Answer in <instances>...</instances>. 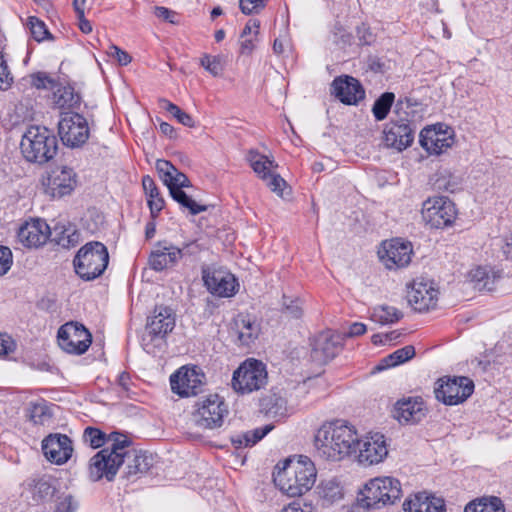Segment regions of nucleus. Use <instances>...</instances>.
Returning <instances> with one entry per match:
<instances>
[{"instance_id": "obj_1", "label": "nucleus", "mask_w": 512, "mask_h": 512, "mask_svg": "<svg viewBox=\"0 0 512 512\" xmlns=\"http://www.w3.org/2000/svg\"><path fill=\"white\" fill-rule=\"evenodd\" d=\"M357 431L345 420L324 423L315 435V447L320 457L340 461L356 452Z\"/></svg>"}, {"instance_id": "obj_2", "label": "nucleus", "mask_w": 512, "mask_h": 512, "mask_svg": "<svg viewBox=\"0 0 512 512\" xmlns=\"http://www.w3.org/2000/svg\"><path fill=\"white\" fill-rule=\"evenodd\" d=\"M20 149L28 162L44 164L57 154L58 142L47 127L31 125L22 136Z\"/></svg>"}, {"instance_id": "obj_3", "label": "nucleus", "mask_w": 512, "mask_h": 512, "mask_svg": "<svg viewBox=\"0 0 512 512\" xmlns=\"http://www.w3.org/2000/svg\"><path fill=\"white\" fill-rule=\"evenodd\" d=\"M108 263V249L99 241H91L83 245L73 259L76 274L85 281L100 277Z\"/></svg>"}, {"instance_id": "obj_4", "label": "nucleus", "mask_w": 512, "mask_h": 512, "mask_svg": "<svg viewBox=\"0 0 512 512\" xmlns=\"http://www.w3.org/2000/svg\"><path fill=\"white\" fill-rule=\"evenodd\" d=\"M191 423L202 429H216L222 426L228 414L224 400L217 394L209 395L196 403Z\"/></svg>"}, {"instance_id": "obj_5", "label": "nucleus", "mask_w": 512, "mask_h": 512, "mask_svg": "<svg viewBox=\"0 0 512 512\" xmlns=\"http://www.w3.org/2000/svg\"><path fill=\"white\" fill-rule=\"evenodd\" d=\"M401 482H366L357 497V505L365 508H379L391 504L402 495Z\"/></svg>"}, {"instance_id": "obj_6", "label": "nucleus", "mask_w": 512, "mask_h": 512, "mask_svg": "<svg viewBox=\"0 0 512 512\" xmlns=\"http://www.w3.org/2000/svg\"><path fill=\"white\" fill-rule=\"evenodd\" d=\"M267 383L265 365L255 359L243 362L233 373L232 387L241 394L260 390Z\"/></svg>"}, {"instance_id": "obj_7", "label": "nucleus", "mask_w": 512, "mask_h": 512, "mask_svg": "<svg viewBox=\"0 0 512 512\" xmlns=\"http://www.w3.org/2000/svg\"><path fill=\"white\" fill-rule=\"evenodd\" d=\"M422 219L432 229L451 226L457 215L455 204L447 197L434 196L422 204Z\"/></svg>"}, {"instance_id": "obj_8", "label": "nucleus", "mask_w": 512, "mask_h": 512, "mask_svg": "<svg viewBox=\"0 0 512 512\" xmlns=\"http://www.w3.org/2000/svg\"><path fill=\"white\" fill-rule=\"evenodd\" d=\"M62 143L70 148L82 147L90 136L87 119L79 113H65L58 123Z\"/></svg>"}, {"instance_id": "obj_9", "label": "nucleus", "mask_w": 512, "mask_h": 512, "mask_svg": "<svg viewBox=\"0 0 512 512\" xmlns=\"http://www.w3.org/2000/svg\"><path fill=\"white\" fill-rule=\"evenodd\" d=\"M272 476L273 480H315L317 469L308 456L291 455L275 465Z\"/></svg>"}, {"instance_id": "obj_10", "label": "nucleus", "mask_w": 512, "mask_h": 512, "mask_svg": "<svg viewBox=\"0 0 512 512\" xmlns=\"http://www.w3.org/2000/svg\"><path fill=\"white\" fill-rule=\"evenodd\" d=\"M57 338L62 350L75 355L84 354L92 342L91 333L78 322L62 325L58 330Z\"/></svg>"}, {"instance_id": "obj_11", "label": "nucleus", "mask_w": 512, "mask_h": 512, "mask_svg": "<svg viewBox=\"0 0 512 512\" xmlns=\"http://www.w3.org/2000/svg\"><path fill=\"white\" fill-rule=\"evenodd\" d=\"M474 391L473 381L465 376L440 379L435 388L436 399L446 405L464 402Z\"/></svg>"}, {"instance_id": "obj_12", "label": "nucleus", "mask_w": 512, "mask_h": 512, "mask_svg": "<svg viewBox=\"0 0 512 512\" xmlns=\"http://www.w3.org/2000/svg\"><path fill=\"white\" fill-rule=\"evenodd\" d=\"M44 191L51 198H62L77 186V175L67 166L55 167L42 178Z\"/></svg>"}, {"instance_id": "obj_13", "label": "nucleus", "mask_w": 512, "mask_h": 512, "mask_svg": "<svg viewBox=\"0 0 512 512\" xmlns=\"http://www.w3.org/2000/svg\"><path fill=\"white\" fill-rule=\"evenodd\" d=\"M439 290L429 279L417 278L409 286L407 298L410 306L418 312L434 309L438 302Z\"/></svg>"}, {"instance_id": "obj_14", "label": "nucleus", "mask_w": 512, "mask_h": 512, "mask_svg": "<svg viewBox=\"0 0 512 512\" xmlns=\"http://www.w3.org/2000/svg\"><path fill=\"white\" fill-rule=\"evenodd\" d=\"M412 253V244L399 238L383 241L378 249L379 259L388 269L407 266L411 261Z\"/></svg>"}, {"instance_id": "obj_15", "label": "nucleus", "mask_w": 512, "mask_h": 512, "mask_svg": "<svg viewBox=\"0 0 512 512\" xmlns=\"http://www.w3.org/2000/svg\"><path fill=\"white\" fill-rule=\"evenodd\" d=\"M204 379V374L197 367L183 366L170 376V385L174 393L190 397L202 391Z\"/></svg>"}, {"instance_id": "obj_16", "label": "nucleus", "mask_w": 512, "mask_h": 512, "mask_svg": "<svg viewBox=\"0 0 512 512\" xmlns=\"http://www.w3.org/2000/svg\"><path fill=\"white\" fill-rule=\"evenodd\" d=\"M383 134L385 145L401 152L412 145L415 131L408 119H391L385 125Z\"/></svg>"}, {"instance_id": "obj_17", "label": "nucleus", "mask_w": 512, "mask_h": 512, "mask_svg": "<svg viewBox=\"0 0 512 512\" xmlns=\"http://www.w3.org/2000/svg\"><path fill=\"white\" fill-rule=\"evenodd\" d=\"M442 124L425 128L420 133V144L429 153L439 155L450 148L454 142L453 131Z\"/></svg>"}, {"instance_id": "obj_18", "label": "nucleus", "mask_w": 512, "mask_h": 512, "mask_svg": "<svg viewBox=\"0 0 512 512\" xmlns=\"http://www.w3.org/2000/svg\"><path fill=\"white\" fill-rule=\"evenodd\" d=\"M123 464L122 458L103 448L89 460L88 470L90 476L96 480H113Z\"/></svg>"}, {"instance_id": "obj_19", "label": "nucleus", "mask_w": 512, "mask_h": 512, "mask_svg": "<svg viewBox=\"0 0 512 512\" xmlns=\"http://www.w3.org/2000/svg\"><path fill=\"white\" fill-rule=\"evenodd\" d=\"M208 291L219 297H232L237 291V280L233 274L221 269H206L202 275Z\"/></svg>"}, {"instance_id": "obj_20", "label": "nucleus", "mask_w": 512, "mask_h": 512, "mask_svg": "<svg viewBox=\"0 0 512 512\" xmlns=\"http://www.w3.org/2000/svg\"><path fill=\"white\" fill-rule=\"evenodd\" d=\"M357 449L358 461L364 465L378 464L388 455L385 437L378 433L358 439Z\"/></svg>"}, {"instance_id": "obj_21", "label": "nucleus", "mask_w": 512, "mask_h": 512, "mask_svg": "<svg viewBox=\"0 0 512 512\" xmlns=\"http://www.w3.org/2000/svg\"><path fill=\"white\" fill-rule=\"evenodd\" d=\"M340 350L339 337L331 331H324L313 339L310 358L316 365L321 366L331 361Z\"/></svg>"}, {"instance_id": "obj_22", "label": "nucleus", "mask_w": 512, "mask_h": 512, "mask_svg": "<svg viewBox=\"0 0 512 512\" xmlns=\"http://www.w3.org/2000/svg\"><path fill=\"white\" fill-rule=\"evenodd\" d=\"M331 94L346 105H356L365 98V90L359 80L348 75L338 76L333 80Z\"/></svg>"}, {"instance_id": "obj_23", "label": "nucleus", "mask_w": 512, "mask_h": 512, "mask_svg": "<svg viewBox=\"0 0 512 512\" xmlns=\"http://www.w3.org/2000/svg\"><path fill=\"white\" fill-rule=\"evenodd\" d=\"M42 450L48 461L61 465L72 456V441L64 434H50L42 441Z\"/></svg>"}, {"instance_id": "obj_24", "label": "nucleus", "mask_w": 512, "mask_h": 512, "mask_svg": "<svg viewBox=\"0 0 512 512\" xmlns=\"http://www.w3.org/2000/svg\"><path fill=\"white\" fill-rule=\"evenodd\" d=\"M426 413L427 408L421 397H407L395 403L393 417L401 424H416L425 418Z\"/></svg>"}, {"instance_id": "obj_25", "label": "nucleus", "mask_w": 512, "mask_h": 512, "mask_svg": "<svg viewBox=\"0 0 512 512\" xmlns=\"http://www.w3.org/2000/svg\"><path fill=\"white\" fill-rule=\"evenodd\" d=\"M175 327V314L166 306H159L154 309L152 316L147 320L146 331L151 340L154 338L164 339Z\"/></svg>"}, {"instance_id": "obj_26", "label": "nucleus", "mask_w": 512, "mask_h": 512, "mask_svg": "<svg viewBox=\"0 0 512 512\" xmlns=\"http://www.w3.org/2000/svg\"><path fill=\"white\" fill-rule=\"evenodd\" d=\"M181 260V252L170 242L160 241L149 256V265L155 271H163L172 268Z\"/></svg>"}, {"instance_id": "obj_27", "label": "nucleus", "mask_w": 512, "mask_h": 512, "mask_svg": "<svg viewBox=\"0 0 512 512\" xmlns=\"http://www.w3.org/2000/svg\"><path fill=\"white\" fill-rule=\"evenodd\" d=\"M50 235V227L40 219L25 222L18 231L19 241L27 247L37 248L44 245Z\"/></svg>"}, {"instance_id": "obj_28", "label": "nucleus", "mask_w": 512, "mask_h": 512, "mask_svg": "<svg viewBox=\"0 0 512 512\" xmlns=\"http://www.w3.org/2000/svg\"><path fill=\"white\" fill-rule=\"evenodd\" d=\"M124 476L136 477L138 479L148 476V472L154 465V458L142 450H131L125 456Z\"/></svg>"}, {"instance_id": "obj_29", "label": "nucleus", "mask_w": 512, "mask_h": 512, "mask_svg": "<svg viewBox=\"0 0 512 512\" xmlns=\"http://www.w3.org/2000/svg\"><path fill=\"white\" fill-rule=\"evenodd\" d=\"M403 507L405 512H446L444 500L426 491L415 494Z\"/></svg>"}, {"instance_id": "obj_30", "label": "nucleus", "mask_w": 512, "mask_h": 512, "mask_svg": "<svg viewBox=\"0 0 512 512\" xmlns=\"http://www.w3.org/2000/svg\"><path fill=\"white\" fill-rule=\"evenodd\" d=\"M155 168L159 178L169 191H171V188L182 190V188L191 186L188 177L180 172L170 161L158 159Z\"/></svg>"}, {"instance_id": "obj_31", "label": "nucleus", "mask_w": 512, "mask_h": 512, "mask_svg": "<svg viewBox=\"0 0 512 512\" xmlns=\"http://www.w3.org/2000/svg\"><path fill=\"white\" fill-rule=\"evenodd\" d=\"M232 330L237 335L239 343L248 346L258 338L260 325L250 315L238 314L233 320Z\"/></svg>"}, {"instance_id": "obj_32", "label": "nucleus", "mask_w": 512, "mask_h": 512, "mask_svg": "<svg viewBox=\"0 0 512 512\" xmlns=\"http://www.w3.org/2000/svg\"><path fill=\"white\" fill-rule=\"evenodd\" d=\"M51 100L59 109H75L80 106L81 96L70 84L57 82V87L52 90Z\"/></svg>"}, {"instance_id": "obj_33", "label": "nucleus", "mask_w": 512, "mask_h": 512, "mask_svg": "<svg viewBox=\"0 0 512 512\" xmlns=\"http://www.w3.org/2000/svg\"><path fill=\"white\" fill-rule=\"evenodd\" d=\"M142 186L146 196L148 197L147 203L150 209L151 217L155 219L164 208L165 201L161 196L154 180L149 175H145L142 178Z\"/></svg>"}, {"instance_id": "obj_34", "label": "nucleus", "mask_w": 512, "mask_h": 512, "mask_svg": "<svg viewBox=\"0 0 512 512\" xmlns=\"http://www.w3.org/2000/svg\"><path fill=\"white\" fill-rule=\"evenodd\" d=\"M253 171L262 179L268 180V176L277 168L274 160L269 159L267 156L260 154L258 151L250 150L246 156Z\"/></svg>"}, {"instance_id": "obj_35", "label": "nucleus", "mask_w": 512, "mask_h": 512, "mask_svg": "<svg viewBox=\"0 0 512 512\" xmlns=\"http://www.w3.org/2000/svg\"><path fill=\"white\" fill-rule=\"evenodd\" d=\"M262 407L267 416L277 421H281L289 415L286 399L278 394L264 398Z\"/></svg>"}, {"instance_id": "obj_36", "label": "nucleus", "mask_w": 512, "mask_h": 512, "mask_svg": "<svg viewBox=\"0 0 512 512\" xmlns=\"http://www.w3.org/2000/svg\"><path fill=\"white\" fill-rule=\"evenodd\" d=\"M464 512H505V506L499 497H481L469 502Z\"/></svg>"}, {"instance_id": "obj_37", "label": "nucleus", "mask_w": 512, "mask_h": 512, "mask_svg": "<svg viewBox=\"0 0 512 512\" xmlns=\"http://www.w3.org/2000/svg\"><path fill=\"white\" fill-rule=\"evenodd\" d=\"M273 428V425L268 424L254 430L247 431L243 434L236 435L231 438V441L236 448L251 447L263 439Z\"/></svg>"}, {"instance_id": "obj_38", "label": "nucleus", "mask_w": 512, "mask_h": 512, "mask_svg": "<svg viewBox=\"0 0 512 512\" xmlns=\"http://www.w3.org/2000/svg\"><path fill=\"white\" fill-rule=\"evenodd\" d=\"M32 498L37 503L58 501L61 499L60 490L51 482H35L31 489Z\"/></svg>"}, {"instance_id": "obj_39", "label": "nucleus", "mask_w": 512, "mask_h": 512, "mask_svg": "<svg viewBox=\"0 0 512 512\" xmlns=\"http://www.w3.org/2000/svg\"><path fill=\"white\" fill-rule=\"evenodd\" d=\"M402 318L403 312L390 305H379L371 313V320L381 325L394 324Z\"/></svg>"}, {"instance_id": "obj_40", "label": "nucleus", "mask_w": 512, "mask_h": 512, "mask_svg": "<svg viewBox=\"0 0 512 512\" xmlns=\"http://www.w3.org/2000/svg\"><path fill=\"white\" fill-rule=\"evenodd\" d=\"M415 355V348L411 345H407L403 348H400L393 353L389 354L388 356L384 357L380 365L378 366V369H386L395 367L397 365H400L411 358H413Z\"/></svg>"}, {"instance_id": "obj_41", "label": "nucleus", "mask_w": 512, "mask_h": 512, "mask_svg": "<svg viewBox=\"0 0 512 512\" xmlns=\"http://www.w3.org/2000/svg\"><path fill=\"white\" fill-rule=\"evenodd\" d=\"M107 444L109 445L104 449H107L113 455H117L118 458H122L125 462V456L131 452V450H128L131 441L125 435L115 432L108 435Z\"/></svg>"}, {"instance_id": "obj_42", "label": "nucleus", "mask_w": 512, "mask_h": 512, "mask_svg": "<svg viewBox=\"0 0 512 512\" xmlns=\"http://www.w3.org/2000/svg\"><path fill=\"white\" fill-rule=\"evenodd\" d=\"M394 100L395 95L392 92H385L375 100L372 113L377 121H382L388 116Z\"/></svg>"}, {"instance_id": "obj_43", "label": "nucleus", "mask_w": 512, "mask_h": 512, "mask_svg": "<svg viewBox=\"0 0 512 512\" xmlns=\"http://www.w3.org/2000/svg\"><path fill=\"white\" fill-rule=\"evenodd\" d=\"M470 282L474 284V288L478 290H492L494 277L489 275L485 267H476L469 272Z\"/></svg>"}, {"instance_id": "obj_44", "label": "nucleus", "mask_w": 512, "mask_h": 512, "mask_svg": "<svg viewBox=\"0 0 512 512\" xmlns=\"http://www.w3.org/2000/svg\"><path fill=\"white\" fill-rule=\"evenodd\" d=\"M171 197L179 203L182 207L189 210L192 215H197L207 210L206 205L198 204L191 197H189L183 190L172 189L169 191Z\"/></svg>"}, {"instance_id": "obj_45", "label": "nucleus", "mask_w": 512, "mask_h": 512, "mask_svg": "<svg viewBox=\"0 0 512 512\" xmlns=\"http://www.w3.org/2000/svg\"><path fill=\"white\" fill-rule=\"evenodd\" d=\"M271 484L275 488H278L284 495L288 497H296L309 491L314 482H271Z\"/></svg>"}, {"instance_id": "obj_46", "label": "nucleus", "mask_w": 512, "mask_h": 512, "mask_svg": "<svg viewBox=\"0 0 512 512\" xmlns=\"http://www.w3.org/2000/svg\"><path fill=\"white\" fill-rule=\"evenodd\" d=\"M317 489L320 496L328 503H333L343 497V488L339 482H321Z\"/></svg>"}, {"instance_id": "obj_47", "label": "nucleus", "mask_w": 512, "mask_h": 512, "mask_svg": "<svg viewBox=\"0 0 512 512\" xmlns=\"http://www.w3.org/2000/svg\"><path fill=\"white\" fill-rule=\"evenodd\" d=\"M28 83L36 88V89H44V90H53L54 87H57V82L55 78L51 77L46 72H36L30 74L27 79Z\"/></svg>"}, {"instance_id": "obj_48", "label": "nucleus", "mask_w": 512, "mask_h": 512, "mask_svg": "<svg viewBox=\"0 0 512 512\" xmlns=\"http://www.w3.org/2000/svg\"><path fill=\"white\" fill-rule=\"evenodd\" d=\"M200 65L214 77L221 76L224 71V61L220 55L204 54L200 58Z\"/></svg>"}, {"instance_id": "obj_49", "label": "nucleus", "mask_w": 512, "mask_h": 512, "mask_svg": "<svg viewBox=\"0 0 512 512\" xmlns=\"http://www.w3.org/2000/svg\"><path fill=\"white\" fill-rule=\"evenodd\" d=\"M160 104L161 107L172 114L179 123L187 127H194L195 122L193 118L188 113L181 110L177 105L169 102L166 99H162Z\"/></svg>"}, {"instance_id": "obj_50", "label": "nucleus", "mask_w": 512, "mask_h": 512, "mask_svg": "<svg viewBox=\"0 0 512 512\" xmlns=\"http://www.w3.org/2000/svg\"><path fill=\"white\" fill-rule=\"evenodd\" d=\"M27 25L30 29L32 37L38 42L53 38L45 23L39 20L37 17L30 16L28 18Z\"/></svg>"}, {"instance_id": "obj_51", "label": "nucleus", "mask_w": 512, "mask_h": 512, "mask_svg": "<svg viewBox=\"0 0 512 512\" xmlns=\"http://www.w3.org/2000/svg\"><path fill=\"white\" fill-rule=\"evenodd\" d=\"M84 441L93 448H100L107 444L108 436L98 428L87 427L83 434Z\"/></svg>"}, {"instance_id": "obj_52", "label": "nucleus", "mask_w": 512, "mask_h": 512, "mask_svg": "<svg viewBox=\"0 0 512 512\" xmlns=\"http://www.w3.org/2000/svg\"><path fill=\"white\" fill-rule=\"evenodd\" d=\"M435 185L438 189L455 192L458 189V179L453 177L449 173L441 174L435 181Z\"/></svg>"}, {"instance_id": "obj_53", "label": "nucleus", "mask_w": 512, "mask_h": 512, "mask_svg": "<svg viewBox=\"0 0 512 512\" xmlns=\"http://www.w3.org/2000/svg\"><path fill=\"white\" fill-rule=\"evenodd\" d=\"M271 191L279 196H283L284 188L287 186L286 181L277 173L273 172L268 176V180H264Z\"/></svg>"}, {"instance_id": "obj_54", "label": "nucleus", "mask_w": 512, "mask_h": 512, "mask_svg": "<svg viewBox=\"0 0 512 512\" xmlns=\"http://www.w3.org/2000/svg\"><path fill=\"white\" fill-rule=\"evenodd\" d=\"M267 0H240L239 7L242 13L249 15L258 13L266 6Z\"/></svg>"}, {"instance_id": "obj_55", "label": "nucleus", "mask_w": 512, "mask_h": 512, "mask_svg": "<svg viewBox=\"0 0 512 512\" xmlns=\"http://www.w3.org/2000/svg\"><path fill=\"white\" fill-rule=\"evenodd\" d=\"M13 255L6 246H0V276L5 275L11 268Z\"/></svg>"}, {"instance_id": "obj_56", "label": "nucleus", "mask_w": 512, "mask_h": 512, "mask_svg": "<svg viewBox=\"0 0 512 512\" xmlns=\"http://www.w3.org/2000/svg\"><path fill=\"white\" fill-rule=\"evenodd\" d=\"M77 508L78 504L70 494L56 501V512H75Z\"/></svg>"}, {"instance_id": "obj_57", "label": "nucleus", "mask_w": 512, "mask_h": 512, "mask_svg": "<svg viewBox=\"0 0 512 512\" xmlns=\"http://www.w3.org/2000/svg\"><path fill=\"white\" fill-rule=\"evenodd\" d=\"M49 418L46 406L43 404H36L32 407L30 412V419L34 424H43Z\"/></svg>"}, {"instance_id": "obj_58", "label": "nucleus", "mask_w": 512, "mask_h": 512, "mask_svg": "<svg viewBox=\"0 0 512 512\" xmlns=\"http://www.w3.org/2000/svg\"><path fill=\"white\" fill-rule=\"evenodd\" d=\"M16 344L7 334H0V357L7 356L14 352Z\"/></svg>"}, {"instance_id": "obj_59", "label": "nucleus", "mask_w": 512, "mask_h": 512, "mask_svg": "<svg viewBox=\"0 0 512 512\" xmlns=\"http://www.w3.org/2000/svg\"><path fill=\"white\" fill-rule=\"evenodd\" d=\"M12 83L13 77L7 66V63H4L0 66V90L5 91L9 89Z\"/></svg>"}, {"instance_id": "obj_60", "label": "nucleus", "mask_w": 512, "mask_h": 512, "mask_svg": "<svg viewBox=\"0 0 512 512\" xmlns=\"http://www.w3.org/2000/svg\"><path fill=\"white\" fill-rule=\"evenodd\" d=\"M203 250V247L197 241H190L183 244L182 248H179L181 252V259L184 256H196Z\"/></svg>"}, {"instance_id": "obj_61", "label": "nucleus", "mask_w": 512, "mask_h": 512, "mask_svg": "<svg viewBox=\"0 0 512 512\" xmlns=\"http://www.w3.org/2000/svg\"><path fill=\"white\" fill-rule=\"evenodd\" d=\"M109 54L112 57H114L122 66L128 65L132 60L131 56L126 51H123L122 49L114 45L110 47Z\"/></svg>"}, {"instance_id": "obj_62", "label": "nucleus", "mask_w": 512, "mask_h": 512, "mask_svg": "<svg viewBox=\"0 0 512 512\" xmlns=\"http://www.w3.org/2000/svg\"><path fill=\"white\" fill-rule=\"evenodd\" d=\"M154 14L157 18L167 21L169 23H176V13L166 7L157 6L155 7Z\"/></svg>"}, {"instance_id": "obj_63", "label": "nucleus", "mask_w": 512, "mask_h": 512, "mask_svg": "<svg viewBox=\"0 0 512 512\" xmlns=\"http://www.w3.org/2000/svg\"><path fill=\"white\" fill-rule=\"evenodd\" d=\"M257 36L240 38V54L250 55L254 48Z\"/></svg>"}, {"instance_id": "obj_64", "label": "nucleus", "mask_w": 512, "mask_h": 512, "mask_svg": "<svg viewBox=\"0 0 512 512\" xmlns=\"http://www.w3.org/2000/svg\"><path fill=\"white\" fill-rule=\"evenodd\" d=\"M357 37L361 45H370L374 41L373 34L365 25L357 28Z\"/></svg>"}]
</instances>
